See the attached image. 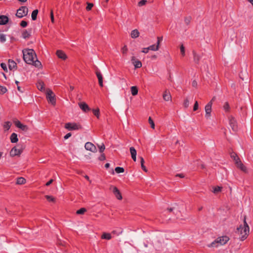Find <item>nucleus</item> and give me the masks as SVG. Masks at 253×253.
Masks as SVG:
<instances>
[{"instance_id": "nucleus-24", "label": "nucleus", "mask_w": 253, "mask_h": 253, "mask_svg": "<svg viewBox=\"0 0 253 253\" xmlns=\"http://www.w3.org/2000/svg\"><path fill=\"white\" fill-rule=\"evenodd\" d=\"M11 143H16L18 141L17 134L14 132L12 133L10 137Z\"/></svg>"}, {"instance_id": "nucleus-34", "label": "nucleus", "mask_w": 253, "mask_h": 253, "mask_svg": "<svg viewBox=\"0 0 253 253\" xmlns=\"http://www.w3.org/2000/svg\"><path fill=\"white\" fill-rule=\"evenodd\" d=\"M37 86L39 90L42 91L44 89V83L42 82H39Z\"/></svg>"}, {"instance_id": "nucleus-25", "label": "nucleus", "mask_w": 253, "mask_h": 253, "mask_svg": "<svg viewBox=\"0 0 253 253\" xmlns=\"http://www.w3.org/2000/svg\"><path fill=\"white\" fill-rule=\"evenodd\" d=\"M139 32L138 30L134 29L131 32L130 36L133 39H135L139 36Z\"/></svg>"}, {"instance_id": "nucleus-11", "label": "nucleus", "mask_w": 253, "mask_h": 253, "mask_svg": "<svg viewBox=\"0 0 253 253\" xmlns=\"http://www.w3.org/2000/svg\"><path fill=\"white\" fill-rule=\"evenodd\" d=\"M95 74H96V75L98 80V83H99L100 86L103 87V76H102L101 73L98 69H97L95 71Z\"/></svg>"}, {"instance_id": "nucleus-10", "label": "nucleus", "mask_w": 253, "mask_h": 253, "mask_svg": "<svg viewBox=\"0 0 253 253\" xmlns=\"http://www.w3.org/2000/svg\"><path fill=\"white\" fill-rule=\"evenodd\" d=\"M218 245H224L226 244L229 241V238L227 236H223L221 237H218L217 239Z\"/></svg>"}, {"instance_id": "nucleus-55", "label": "nucleus", "mask_w": 253, "mask_h": 253, "mask_svg": "<svg viewBox=\"0 0 253 253\" xmlns=\"http://www.w3.org/2000/svg\"><path fill=\"white\" fill-rule=\"evenodd\" d=\"M19 82L17 81H15V84H17V89L19 91L21 92H23V90L21 89V88L20 86H19V85H18V84H19Z\"/></svg>"}, {"instance_id": "nucleus-52", "label": "nucleus", "mask_w": 253, "mask_h": 253, "mask_svg": "<svg viewBox=\"0 0 253 253\" xmlns=\"http://www.w3.org/2000/svg\"><path fill=\"white\" fill-rule=\"evenodd\" d=\"M198 108H199L198 102L197 101H196L195 102V104H194V107H193V111H197L198 109Z\"/></svg>"}, {"instance_id": "nucleus-35", "label": "nucleus", "mask_w": 253, "mask_h": 253, "mask_svg": "<svg viewBox=\"0 0 253 253\" xmlns=\"http://www.w3.org/2000/svg\"><path fill=\"white\" fill-rule=\"evenodd\" d=\"M92 112L94 116H95L97 119L99 118L100 116V110L98 108L97 109H92Z\"/></svg>"}, {"instance_id": "nucleus-14", "label": "nucleus", "mask_w": 253, "mask_h": 253, "mask_svg": "<svg viewBox=\"0 0 253 253\" xmlns=\"http://www.w3.org/2000/svg\"><path fill=\"white\" fill-rule=\"evenodd\" d=\"M79 105L80 108L84 112H87L90 110V109L88 105L84 102L79 103Z\"/></svg>"}, {"instance_id": "nucleus-43", "label": "nucleus", "mask_w": 253, "mask_h": 253, "mask_svg": "<svg viewBox=\"0 0 253 253\" xmlns=\"http://www.w3.org/2000/svg\"><path fill=\"white\" fill-rule=\"evenodd\" d=\"M189 101L188 98H186L183 103V106L185 108H187L189 107Z\"/></svg>"}, {"instance_id": "nucleus-44", "label": "nucleus", "mask_w": 253, "mask_h": 253, "mask_svg": "<svg viewBox=\"0 0 253 253\" xmlns=\"http://www.w3.org/2000/svg\"><path fill=\"white\" fill-rule=\"evenodd\" d=\"M148 121H149V124L151 125V128L154 129L155 128V124H154V123L152 119L151 118V117H150L149 118Z\"/></svg>"}, {"instance_id": "nucleus-21", "label": "nucleus", "mask_w": 253, "mask_h": 253, "mask_svg": "<svg viewBox=\"0 0 253 253\" xmlns=\"http://www.w3.org/2000/svg\"><path fill=\"white\" fill-rule=\"evenodd\" d=\"M229 124L233 130H236L237 128L236 121L234 118H231L229 120Z\"/></svg>"}, {"instance_id": "nucleus-17", "label": "nucleus", "mask_w": 253, "mask_h": 253, "mask_svg": "<svg viewBox=\"0 0 253 253\" xmlns=\"http://www.w3.org/2000/svg\"><path fill=\"white\" fill-rule=\"evenodd\" d=\"M131 61L135 68H139L142 67L141 62L138 60H136L134 56L131 57Z\"/></svg>"}, {"instance_id": "nucleus-54", "label": "nucleus", "mask_w": 253, "mask_h": 253, "mask_svg": "<svg viewBox=\"0 0 253 253\" xmlns=\"http://www.w3.org/2000/svg\"><path fill=\"white\" fill-rule=\"evenodd\" d=\"M50 19H51V22L54 23V15H53V12L52 10H51V11H50Z\"/></svg>"}, {"instance_id": "nucleus-38", "label": "nucleus", "mask_w": 253, "mask_h": 253, "mask_svg": "<svg viewBox=\"0 0 253 253\" xmlns=\"http://www.w3.org/2000/svg\"><path fill=\"white\" fill-rule=\"evenodd\" d=\"M86 211V209L84 208H82L76 211L77 214H83Z\"/></svg>"}, {"instance_id": "nucleus-63", "label": "nucleus", "mask_w": 253, "mask_h": 253, "mask_svg": "<svg viewBox=\"0 0 253 253\" xmlns=\"http://www.w3.org/2000/svg\"><path fill=\"white\" fill-rule=\"evenodd\" d=\"M110 167V164L109 163H106L105 165V167L107 169L109 168Z\"/></svg>"}, {"instance_id": "nucleus-16", "label": "nucleus", "mask_w": 253, "mask_h": 253, "mask_svg": "<svg viewBox=\"0 0 253 253\" xmlns=\"http://www.w3.org/2000/svg\"><path fill=\"white\" fill-rule=\"evenodd\" d=\"M56 55L59 58L64 60H66L67 58V56L65 52L61 50H58L56 51Z\"/></svg>"}, {"instance_id": "nucleus-41", "label": "nucleus", "mask_w": 253, "mask_h": 253, "mask_svg": "<svg viewBox=\"0 0 253 253\" xmlns=\"http://www.w3.org/2000/svg\"><path fill=\"white\" fill-rule=\"evenodd\" d=\"M223 109L225 112H228L230 110V106L228 102H225L224 106Z\"/></svg>"}, {"instance_id": "nucleus-20", "label": "nucleus", "mask_w": 253, "mask_h": 253, "mask_svg": "<svg viewBox=\"0 0 253 253\" xmlns=\"http://www.w3.org/2000/svg\"><path fill=\"white\" fill-rule=\"evenodd\" d=\"M163 97L164 100L168 101L171 99V95L169 90H165L163 93Z\"/></svg>"}, {"instance_id": "nucleus-3", "label": "nucleus", "mask_w": 253, "mask_h": 253, "mask_svg": "<svg viewBox=\"0 0 253 253\" xmlns=\"http://www.w3.org/2000/svg\"><path fill=\"white\" fill-rule=\"evenodd\" d=\"M65 128L69 130H79L82 128V126L79 124L68 123L65 124Z\"/></svg>"}, {"instance_id": "nucleus-60", "label": "nucleus", "mask_w": 253, "mask_h": 253, "mask_svg": "<svg viewBox=\"0 0 253 253\" xmlns=\"http://www.w3.org/2000/svg\"><path fill=\"white\" fill-rule=\"evenodd\" d=\"M176 176H178V177H179L180 178H183L184 177V175L182 173H180V174H177L176 175Z\"/></svg>"}, {"instance_id": "nucleus-2", "label": "nucleus", "mask_w": 253, "mask_h": 253, "mask_svg": "<svg viewBox=\"0 0 253 253\" xmlns=\"http://www.w3.org/2000/svg\"><path fill=\"white\" fill-rule=\"evenodd\" d=\"M23 59L27 64H33L34 60L37 59V55L33 49H25L22 51Z\"/></svg>"}, {"instance_id": "nucleus-53", "label": "nucleus", "mask_w": 253, "mask_h": 253, "mask_svg": "<svg viewBox=\"0 0 253 253\" xmlns=\"http://www.w3.org/2000/svg\"><path fill=\"white\" fill-rule=\"evenodd\" d=\"M27 22L26 21L23 20L20 23V26L23 27L25 28L27 26Z\"/></svg>"}, {"instance_id": "nucleus-15", "label": "nucleus", "mask_w": 253, "mask_h": 253, "mask_svg": "<svg viewBox=\"0 0 253 253\" xmlns=\"http://www.w3.org/2000/svg\"><path fill=\"white\" fill-rule=\"evenodd\" d=\"M15 125L16 127L20 128L23 131H26L28 129V127L27 126L21 124V122L19 121L15 122Z\"/></svg>"}, {"instance_id": "nucleus-42", "label": "nucleus", "mask_w": 253, "mask_h": 253, "mask_svg": "<svg viewBox=\"0 0 253 253\" xmlns=\"http://www.w3.org/2000/svg\"><path fill=\"white\" fill-rule=\"evenodd\" d=\"M222 188L219 186L214 187L213 188V192L214 193H217L220 191H221Z\"/></svg>"}, {"instance_id": "nucleus-13", "label": "nucleus", "mask_w": 253, "mask_h": 253, "mask_svg": "<svg viewBox=\"0 0 253 253\" xmlns=\"http://www.w3.org/2000/svg\"><path fill=\"white\" fill-rule=\"evenodd\" d=\"M22 150L20 149H18L16 147L13 148L10 152V154L11 156H15L19 155L22 153Z\"/></svg>"}, {"instance_id": "nucleus-18", "label": "nucleus", "mask_w": 253, "mask_h": 253, "mask_svg": "<svg viewBox=\"0 0 253 253\" xmlns=\"http://www.w3.org/2000/svg\"><path fill=\"white\" fill-rule=\"evenodd\" d=\"M8 18L5 15L0 16V25H3L6 24L8 22Z\"/></svg>"}, {"instance_id": "nucleus-4", "label": "nucleus", "mask_w": 253, "mask_h": 253, "mask_svg": "<svg viewBox=\"0 0 253 253\" xmlns=\"http://www.w3.org/2000/svg\"><path fill=\"white\" fill-rule=\"evenodd\" d=\"M28 9L26 6H21L17 10L16 16L18 18H22L27 15Z\"/></svg>"}, {"instance_id": "nucleus-9", "label": "nucleus", "mask_w": 253, "mask_h": 253, "mask_svg": "<svg viewBox=\"0 0 253 253\" xmlns=\"http://www.w3.org/2000/svg\"><path fill=\"white\" fill-rule=\"evenodd\" d=\"M84 147L86 150H88L92 152H96L97 151L95 146L91 142H86L85 144Z\"/></svg>"}, {"instance_id": "nucleus-56", "label": "nucleus", "mask_w": 253, "mask_h": 253, "mask_svg": "<svg viewBox=\"0 0 253 253\" xmlns=\"http://www.w3.org/2000/svg\"><path fill=\"white\" fill-rule=\"evenodd\" d=\"M99 160L100 161H104L105 160V156L104 154H102L99 157Z\"/></svg>"}, {"instance_id": "nucleus-5", "label": "nucleus", "mask_w": 253, "mask_h": 253, "mask_svg": "<svg viewBox=\"0 0 253 253\" xmlns=\"http://www.w3.org/2000/svg\"><path fill=\"white\" fill-rule=\"evenodd\" d=\"M46 98L49 103H50L53 106L55 105V104H56L55 95L52 90H49L47 91Z\"/></svg>"}, {"instance_id": "nucleus-31", "label": "nucleus", "mask_w": 253, "mask_h": 253, "mask_svg": "<svg viewBox=\"0 0 253 253\" xmlns=\"http://www.w3.org/2000/svg\"><path fill=\"white\" fill-rule=\"evenodd\" d=\"M38 12H39V11L38 9H35L33 11V12L32 13V15H31L32 19L33 20H36L37 19Z\"/></svg>"}, {"instance_id": "nucleus-47", "label": "nucleus", "mask_w": 253, "mask_h": 253, "mask_svg": "<svg viewBox=\"0 0 253 253\" xmlns=\"http://www.w3.org/2000/svg\"><path fill=\"white\" fill-rule=\"evenodd\" d=\"M6 41L5 36L3 34H0V41L4 42Z\"/></svg>"}, {"instance_id": "nucleus-37", "label": "nucleus", "mask_w": 253, "mask_h": 253, "mask_svg": "<svg viewBox=\"0 0 253 253\" xmlns=\"http://www.w3.org/2000/svg\"><path fill=\"white\" fill-rule=\"evenodd\" d=\"M218 246V243L217 239H215L211 243L208 245L209 247H217Z\"/></svg>"}, {"instance_id": "nucleus-45", "label": "nucleus", "mask_w": 253, "mask_h": 253, "mask_svg": "<svg viewBox=\"0 0 253 253\" xmlns=\"http://www.w3.org/2000/svg\"><path fill=\"white\" fill-rule=\"evenodd\" d=\"M146 3H147L146 0H141L138 2V6H140V7L142 6L145 5L146 4Z\"/></svg>"}, {"instance_id": "nucleus-36", "label": "nucleus", "mask_w": 253, "mask_h": 253, "mask_svg": "<svg viewBox=\"0 0 253 253\" xmlns=\"http://www.w3.org/2000/svg\"><path fill=\"white\" fill-rule=\"evenodd\" d=\"M45 197L46 198V199L49 202H53V203H54L55 202V198L54 197H53L52 196H50V195H46L45 196Z\"/></svg>"}, {"instance_id": "nucleus-58", "label": "nucleus", "mask_w": 253, "mask_h": 253, "mask_svg": "<svg viewBox=\"0 0 253 253\" xmlns=\"http://www.w3.org/2000/svg\"><path fill=\"white\" fill-rule=\"evenodd\" d=\"M71 135H72L71 133L69 132V133H68L67 134H66L64 136V139H68L70 136H71Z\"/></svg>"}, {"instance_id": "nucleus-51", "label": "nucleus", "mask_w": 253, "mask_h": 253, "mask_svg": "<svg viewBox=\"0 0 253 253\" xmlns=\"http://www.w3.org/2000/svg\"><path fill=\"white\" fill-rule=\"evenodd\" d=\"M98 147L99 149V152L100 153H102L105 149V147L104 144H102L101 146H98Z\"/></svg>"}, {"instance_id": "nucleus-28", "label": "nucleus", "mask_w": 253, "mask_h": 253, "mask_svg": "<svg viewBox=\"0 0 253 253\" xmlns=\"http://www.w3.org/2000/svg\"><path fill=\"white\" fill-rule=\"evenodd\" d=\"M32 64L34 65L36 67L39 68H41L42 66L41 62L40 61H39L37 59L34 60V62Z\"/></svg>"}, {"instance_id": "nucleus-26", "label": "nucleus", "mask_w": 253, "mask_h": 253, "mask_svg": "<svg viewBox=\"0 0 253 253\" xmlns=\"http://www.w3.org/2000/svg\"><path fill=\"white\" fill-rule=\"evenodd\" d=\"M101 239L110 240L112 239V236L110 233L104 232L101 235Z\"/></svg>"}, {"instance_id": "nucleus-27", "label": "nucleus", "mask_w": 253, "mask_h": 253, "mask_svg": "<svg viewBox=\"0 0 253 253\" xmlns=\"http://www.w3.org/2000/svg\"><path fill=\"white\" fill-rule=\"evenodd\" d=\"M131 94L133 96L136 95L138 93V88L136 86H131L130 88Z\"/></svg>"}, {"instance_id": "nucleus-32", "label": "nucleus", "mask_w": 253, "mask_h": 253, "mask_svg": "<svg viewBox=\"0 0 253 253\" xmlns=\"http://www.w3.org/2000/svg\"><path fill=\"white\" fill-rule=\"evenodd\" d=\"M140 163H141V167L142 169L145 172L147 171V169L146 168V167L144 166V160L142 157H140Z\"/></svg>"}, {"instance_id": "nucleus-6", "label": "nucleus", "mask_w": 253, "mask_h": 253, "mask_svg": "<svg viewBox=\"0 0 253 253\" xmlns=\"http://www.w3.org/2000/svg\"><path fill=\"white\" fill-rule=\"evenodd\" d=\"M110 190L113 192V194L117 199H122V194L117 187L113 185H111L110 187Z\"/></svg>"}, {"instance_id": "nucleus-29", "label": "nucleus", "mask_w": 253, "mask_h": 253, "mask_svg": "<svg viewBox=\"0 0 253 253\" xmlns=\"http://www.w3.org/2000/svg\"><path fill=\"white\" fill-rule=\"evenodd\" d=\"M11 126V123L9 121H7L4 123L3 126L5 130H7L10 128Z\"/></svg>"}, {"instance_id": "nucleus-30", "label": "nucleus", "mask_w": 253, "mask_h": 253, "mask_svg": "<svg viewBox=\"0 0 253 253\" xmlns=\"http://www.w3.org/2000/svg\"><path fill=\"white\" fill-rule=\"evenodd\" d=\"M25 183H26V179L22 177H18L17 179L16 183L17 184H23Z\"/></svg>"}, {"instance_id": "nucleus-64", "label": "nucleus", "mask_w": 253, "mask_h": 253, "mask_svg": "<svg viewBox=\"0 0 253 253\" xmlns=\"http://www.w3.org/2000/svg\"><path fill=\"white\" fill-rule=\"evenodd\" d=\"M173 210V208H168L167 209V210L169 211V212H171Z\"/></svg>"}, {"instance_id": "nucleus-23", "label": "nucleus", "mask_w": 253, "mask_h": 253, "mask_svg": "<svg viewBox=\"0 0 253 253\" xmlns=\"http://www.w3.org/2000/svg\"><path fill=\"white\" fill-rule=\"evenodd\" d=\"M192 53L193 55L194 61L197 64L199 63L201 56L197 54L195 50H193Z\"/></svg>"}, {"instance_id": "nucleus-50", "label": "nucleus", "mask_w": 253, "mask_h": 253, "mask_svg": "<svg viewBox=\"0 0 253 253\" xmlns=\"http://www.w3.org/2000/svg\"><path fill=\"white\" fill-rule=\"evenodd\" d=\"M0 66L4 71L7 72V66L6 64L4 63H1L0 64Z\"/></svg>"}, {"instance_id": "nucleus-49", "label": "nucleus", "mask_w": 253, "mask_h": 253, "mask_svg": "<svg viewBox=\"0 0 253 253\" xmlns=\"http://www.w3.org/2000/svg\"><path fill=\"white\" fill-rule=\"evenodd\" d=\"M180 49L181 54L184 56L185 55V47L183 44L180 46Z\"/></svg>"}, {"instance_id": "nucleus-59", "label": "nucleus", "mask_w": 253, "mask_h": 253, "mask_svg": "<svg viewBox=\"0 0 253 253\" xmlns=\"http://www.w3.org/2000/svg\"><path fill=\"white\" fill-rule=\"evenodd\" d=\"M53 179H50L49 181L46 183L45 185L47 186H49L53 182Z\"/></svg>"}, {"instance_id": "nucleus-22", "label": "nucleus", "mask_w": 253, "mask_h": 253, "mask_svg": "<svg viewBox=\"0 0 253 253\" xmlns=\"http://www.w3.org/2000/svg\"><path fill=\"white\" fill-rule=\"evenodd\" d=\"M130 154L131 155L132 159H133V160L135 162L136 160V154H137L135 149L133 147H131L130 148Z\"/></svg>"}, {"instance_id": "nucleus-7", "label": "nucleus", "mask_w": 253, "mask_h": 253, "mask_svg": "<svg viewBox=\"0 0 253 253\" xmlns=\"http://www.w3.org/2000/svg\"><path fill=\"white\" fill-rule=\"evenodd\" d=\"M211 106H212V102L211 101H210L205 106V117L207 119L209 118L211 116Z\"/></svg>"}, {"instance_id": "nucleus-8", "label": "nucleus", "mask_w": 253, "mask_h": 253, "mask_svg": "<svg viewBox=\"0 0 253 253\" xmlns=\"http://www.w3.org/2000/svg\"><path fill=\"white\" fill-rule=\"evenodd\" d=\"M162 40H163L162 37H157V45L153 44V45H150V46H149V50H151L152 51L158 50L159 48L160 43L162 41Z\"/></svg>"}, {"instance_id": "nucleus-57", "label": "nucleus", "mask_w": 253, "mask_h": 253, "mask_svg": "<svg viewBox=\"0 0 253 253\" xmlns=\"http://www.w3.org/2000/svg\"><path fill=\"white\" fill-rule=\"evenodd\" d=\"M149 50V47H148L146 48H143L142 49V52L144 53H147L148 52Z\"/></svg>"}, {"instance_id": "nucleus-33", "label": "nucleus", "mask_w": 253, "mask_h": 253, "mask_svg": "<svg viewBox=\"0 0 253 253\" xmlns=\"http://www.w3.org/2000/svg\"><path fill=\"white\" fill-rule=\"evenodd\" d=\"M22 37L25 39L29 38L31 36L30 33L29 32H28L26 30L23 31V32H22Z\"/></svg>"}, {"instance_id": "nucleus-1", "label": "nucleus", "mask_w": 253, "mask_h": 253, "mask_svg": "<svg viewBox=\"0 0 253 253\" xmlns=\"http://www.w3.org/2000/svg\"><path fill=\"white\" fill-rule=\"evenodd\" d=\"M250 228L246 222V216L244 217L243 224H241L237 228L236 233L239 234L241 237L240 239L241 241H244L248 237L249 234Z\"/></svg>"}, {"instance_id": "nucleus-12", "label": "nucleus", "mask_w": 253, "mask_h": 253, "mask_svg": "<svg viewBox=\"0 0 253 253\" xmlns=\"http://www.w3.org/2000/svg\"><path fill=\"white\" fill-rule=\"evenodd\" d=\"M237 160L238 161H236V163L237 164L238 168L244 172L247 173L248 170L246 167L241 162L239 158H238Z\"/></svg>"}, {"instance_id": "nucleus-39", "label": "nucleus", "mask_w": 253, "mask_h": 253, "mask_svg": "<svg viewBox=\"0 0 253 253\" xmlns=\"http://www.w3.org/2000/svg\"><path fill=\"white\" fill-rule=\"evenodd\" d=\"M7 91V89L6 87L0 85V94H3L6 93Z\"/></svg>"}, {"instance_id": "nucleus-62", "label": "nucleus", "mask_w": 253, "mask_h": 253, "mask_svg": "<svg viewBox=\"0 0 253 253\" xmlns=\"http://www.w3.org/2000/svg\"><path fill=\"white\" fill-rule=\"evenodd\" d=\"M197 83L196 81H193V82H192V85L193 86H196L197 85Z\"/></svg>"}, {"instance_id": "nucleus-19", "label": "nucleus", "mask_w": 253, "mask_h": 253, "mask_svg": "<svg viewBox=\"0 0 253 253\" xmlns=\"http://www.w3.org/2000/svg\"><path fill=\"white\" fill-rule=\"evenodd\" d=\"M8 67L10 70L16 69L17 67L16 63L12 60L9 59Z\"/></svg>"}, {"instance_id": "nucleus-61", "label": "nucleus", "mask_w": 253, "mask_h": 253, "mask_svg": "<svg viewBox=\"0 0 253 253\" xmlns=\"http://www.w3.org/2000/svg\"><path fill=\"white\" fill-rule=\"evenodd\" d=\"M123 53H126V51H127V47H126V45L124 46V47L123 48Z\"/></svg>"}, {"instance_id": "nucleus-46", "label": "nucleus", "mask_w": 253, "mask_h": 253, "mask_svg": "<svg viewBox=\"0 0 253 253\" xmlns=\"http://www.w3.org/2000/svg\"><path fill=\"white\" fill-rule=\"evenodd\" d=\"M191 20V16L186 17L184 18V22L186 25H188L190 23Z\"/></svg>"}, {"instance_id": "nucleus-40", "label": "nucleus", "mask_w": 253, "mask_h": 253, "mask_svg": "<svg viewBox=\"0 0 253 253\" xmlns=\"http://www.w3.org/2000/svg\"><path fill=\"white\" fill-rule=\"evenodd\" d=\"M115 171L117 173H120L124 172L125 171V169L122 167H118L115 168Z\"/></svg>"}, {"instance_id": "nucleus-48", "label": "nucleus", "mask_w": 253, "mask_h": 253, "mask_svg": "<svg viewBox=\"0 0 253 253\" xmlns=\"http://www.w3.org/2000/svg\"><path fill=\"white\" fill-rule=\"evenodd\" d=\"M93 6V4L92 3H87V5L86 7V9L87 11L90 10L92 7Z\"/></svg>"}]
</instances>
